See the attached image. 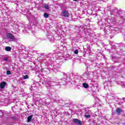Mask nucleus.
Wrapping results in <instances>:
<instances>
[{
  "instance_id": "obj_1",
  "label": "nucleus",
  "mask_w": 125,
  "mask_h": 125,
  "mask_svg": "<svg viewBox=\"0 0 125 125\" xmlns=\"http://www.w3.org/2000/svg\"><path fill=\"white\" fill-rule=\"evenodd\" d=\"M60 81H62V79L56 78L53 79V81H50L47 79H45L43 83H44L43 84L44 85H45L48 89H50L51 88H53V86L55 85H60V83H61Z\"/></svg>"
},
{
  "instance_id": "obj_2",
  "label": "nucleus",
  "mask_w": 125,
  "mask_h": 125,
  "mask_svg": "<svg viewBox=\"0 0 125 125\" xmlns=\"http://www.w3.org/2000/svg\"><path fill=\"white\" fill-rule=\"evenodd\" d=\"M73 123H75V124H76L78 125H83V122H82V121H81L78 119H73Z\"/></svg>"
},
{
  "instance_id": "obj_3",
  "label": "nucleus",
  "mask_w": 125,
  "mask_h": 125,
  "mask_svg": "<svg viewBox=\"0 0 125 125\" xmlns=\"http://www.w3.org/2000/svg\"><path fill=\"white\" fill-rule=\"evenodd\" d=\"M7 37H8V39H10L11 40H15V37H14V36H13V35L11 33H7Z\"/></svg>"
},
{
  "instance_id": "obj_4",
  "label": "nucleus",
  "mask_w": 125,
  "mask_h": 125,
  "mask_svg": "<svg viewBox=\"0 0 125 125\" xmlns=\"http://www.w3.org/2000/svg\"><path fill=\"white\" fill-rule=\"evenodd\" d=\"M47 36L48 39L50 41H51L52 42H53L54 41V37L53 36V34H50L49 35H47Z\"/></svg>"
},
{
  "instance_id": "obj_5",
  "label": "nucleus",
  "mask_w": 125,
  "mask_h": 125,
  "mask_svg": "<svg viewBox=\"0 0 125 125\" xmlns=\"http://www.w3.org/2000/svg\"><path fill=\"white\" fill-rule=\"evenodd\" d=\"M62 16H64V17H69V15H70L69 12L66 10L62 11Z\"/></svg>"
},
{
  "instance_id": "obj_6",
  "label": "nucleus",
  "mask_w": 125,
  "mask_h": 125,
  "mask_svg": "<svg viewBox=\"0 0 125 125\" xmlns=\"http://www.w3.org/2000/svg\"><path fill=\"white\" fill-rule=\"evenodd\" d=\"M6 84H7L6 83V82H5L4 81L1 82L0 83V88L3 89V88H4V87H5V85H6Z\"/></svg>"
},
{
  "instance_id": "obj_7",
  "label": "nucleus",
  "mask_w": 125,
  "mask_h": 125,
  "mask_svg": "<svg viewBox=\"0 0 125 125\" xmlns=\"http://www.w3.org/2000/svg\"><path fill=\"white\" fill-rule=\"evenodd\" d=\"M116 113L117 114H118V115H120V114H122L123 113V109L118 108L116 109Z\"/></svg>"
},
{
  "instance_id": "obj_8",
  "label": "nucleus",
  "mask_w": 125,
  "mask_h": 125,
  "mask_svg": "<svg viewBox=\"0 0 125 125\" xmlns=\"http://www.w3.org/2000/svg\"><path fill=\"white\" fill-rule=\"evenodd\" d=\"M33 118V115H30L27 117V123H30L32 121V118Z\"/></svg>"
},
{
  "instance_id": "obj_9",
  "label": "nucleus",
  "mask_w": 125,
  "mask_h": 125,
  "mask_svg": "<svg viewBox=\"0 0 125 125\" xmlns=\"http://www.w3.org/2000/svg\"><path fill=\"white\" fill-rule=\"evenodd\" d=\"M83 87H84V88H88L89 87V85H88L87 83H83Z\"/></svg>"
},
{
  "instance_id": "obj_10",
  "label": "nucleus",
  "mask_w": 125,
  "mask_h": 125,
  "mask_svg": "<svg viewBox=\"0 0 125 125\" xmlns=\"http://www.w3.org/2000/svg\"><path fill=\"white\" fill-rule=\"evenodd\" d=\"M104 86H110V85H111V83H110V81H108V82L106 83H104Z\"/></svg>"
},
{
  "instance_id": "obj_11",
  "label": "nucleus",
  "mask_w": 125,
  "mask_h": 125,
  "mask_svg": "<svg viewBox=\"0 0 125 125\" xmlns=\"http://www.w3.org/2000/svg\"><path fill=\"white\" fill-rule=\"evenodd\" d=\"M6 51H10L11 50V48L9 46H7L5 48Z\"/></svg>"
},
{
  "instance_id": "obj_12",
  "label": "nucleus",
  "mask_w": 125,
  "mask_h": 125,
  "mask_svg": "<svg viewBox=\"0 0 125 125\" xmlns=\"http://www.w3.org/2000/svg\"><path fill=\"white\" fill-rule=\"evenodd\" d=\"M54 100L55 101V102H59V97H55L54 98H53Z\"/></svg>"
},
{
  "instance_id": "obj_13",
  "label": "nucleus",
  "mask_w": 125,
  "mask_h": 125,
  "mask_svg": "<svg viewBox=\"0 0 125 125\" xmlns=\"http://www.w3.org/2000/svg\"><path fill=\"white\" fill-rule=\"evenodd\" d=\"M118 8H114V10H113V12L114 13H118Z\"/></svg>"
},
{
  "instance_id": "obj_14",
  "label": "nucleus",
  "mask_w": 125,
  "mask_h": 125,
  "mask_svg": "<svg viewBox=\"0 0 125 125\" xmlns=\"http://www.w3.org/2000/svg\"><path fill=\"white\" fill-rule=\"evenodd\" d=\"M44 8L47 10L49 9V6L46 4L44 5Z\"/></svg>"
},
{
  "instance_id": "obj_15",
  "label": "nucleus",
  "mask_w": 125,
  "mask_h": 125,
  "mask_svg": "<svg viewBox=\"0 0 125 125\" xmlns=\"http://www.w3.org/2000/svg\"><path fill=\"white\" fill-rule=\"evenodd\" d=\"M84 117H85V118H86L87 119H89V118H90V115L85 114Z\"/></svg>"
},
{
  "instance_id": "obj_16",
  "label": "nucleus",
  "mask_w": 125,
  "mask_h": 125,
  "mask_svg": "<svg viewBox=\"0 0 125 125\" xmlns=\"http://www.w3.org/2000/svg\"><path fill=\"white\" fill-rule=\"evenodd\" d=\"M44 17L45 18H48V14L46 13H44Z\"/></svg>"
},
{
  "instance_id": "obj_17",
  "label": "nucleus",
  "mask_w": 125,
  "mask_h": 125,
  "mask_svg": "<svg viewBox=\"0 0 125 125\" xmlns=\"http://www.w3.org/2000/svg\"><path fill=\"white\" fill-rule=\"evenodd\" d=\"M121 86H122V87L125 88V82H122L121 83Z\"/></svg>"
},
{
  "instance_id": "obj_18",
  "label": "nucleus",
  "mask_w": 125,
  "mask_h": 125,
  "mask_svg": "<svg viewBox=\"0 0 125 125\" xmlns=\"http://www.w3.org/2000/svg\"><path fill=\"white\" fill-rule=\"evenodd\" d=\"M3 61H5V62H7L8 61V58L5 57L3 59Z\"/></svg>"
},
{
  "instance_id": "obj_19",
  "label": "nucleus",
  "mask_w": 125,
  "mask_h": 125,
  "mask_svg": "<svg viewBox=\"0 0 125 125\" xmlns=\"http://www.w3.org/2000/svg\"><path fill=\"white\" fill-rule=\"evenodd\" d=\"M0 116L1 117V116H3V111L0 110Z\"/></svg>"
},
{
  "instance_id": "obj_20",
  "label": "nucleus",
  "mask_w": 125,
  "mask_h": 125,
  "mask_svg": "<svg viewBox=\"0 0 125 125\" xmlns=\"http://www.w3.org/2000/svg\"><path fill=\"white\" fill-rule=\"evenodd\" d=\"M6 75H11V72L9 70L6 71Z\"/></svg>"
},
{
  "instance_id": "obj_21",
  "label": "nucleus",
  "mask_w": 125,
  "mask_h": 125,
  "mask_svg": "<svg viewBox=\"0 0 125 125\" xmlns=\"http://www.w3.org/2000/svg\"><path fill=\"white\" fill-rule=\"evenodd\" d=\"M78 53H79V50L78 49H76L74 51V54H78Z\"/></svg>"
},
{
  "instance_id": "obj_22",
  "label": "nucleus",
  "mask_w": 125,
  "mask_h": 125,
  "mask_svg": "<svg viewBox=\"0 0 125 125\" xmlns=\"http://www.w3.org/2000/svg\"><path fill=\"white\" fill-rule=\"evenodd\" d=\"M26 79H29V76L25 75V76H23V79L26 80Z\"/></svg>"
},
{
  "instance_id": "obj_23",
  "label": "nucleus",
  "mask_w": 125,
  "mask_h": 125,
  "mask_svg": "<svg viewBox=\"0 0 125 125\" xmlns=\"http://www.w3.org/2000/svg\"><path fill=\"white\" fill-rule=\"evenodd\" d=\"M4 3V0H0V4H3Z\"/></svg>"
},
{
  "instance_id": "obj_24",
  "label": "nucleus",
  "mask_w": 125,
  "mask_h": 125,
  "mask_svg": "<svg viewBox=\"0 0 125 125\" xmlns=\"http://www.w3.org/2000/svg\"><path fill=\"white\" fill-rule=\"evenodd\" d=\"M39 103H40V104H43V103H44L42 102V99L39 100Z\"/></svg>"
},
{
  "instance_id": "obj_25",
  "label": "nucleus",
  "mask_w": 125,
  "mask_h": 125,
  "mask_svg": "<svg viewBox=\"0 0 125 125\" xmlns=\"http://www.w3.org/2000/svg\"><path fill=\"white\" fill-rule=\"evenodd\" d=\"M91 111L88 110V111H86V114H91Z\"/></svg>"
},
{
  "instance_id": "obj_26",
  "label": "nucleus",
  "mask_w": 125,
  "mask_h": 125,
  "mask_svg": "<svg viewBox=\"0 0 125 125\" xmlns=\"http://www.w3.org/2000/svg\"><path fill=\"white\" fill-rule=\"evenodd\" d=\"M57 69H60V68L58 67L57 68H54V71L56 72H58V70H57Z\"/></svg>"
},
{
  "instance_id": "obj_27",
  "label": "nucleus",
  "mask_w": 125,
  "mask_h": 125,
  "mask_svg": "<svg viewBox=\"0 0 125 125\" xmlns=\"http://www.w3.org/2000/svg\"><path fill=\"white\" fill-rule=\"evenodd\" d=\"M74 1H77V0H73Z\"/></svg>"
},
{
  "instance_id": "obj_28",
  "label": "nucleus",
  "mask_w": 125,
  "mask_h": 125,
  "mask_svg": "<svg viewBox=\"0 0 125 125\" xmlns=\"http://www.w3.org/2000/svg\"><path fill=\"white\" fill-rule=\"evenodd\" d=\"M125 98H123V100H125Z\"/></svg>"
},
{
  "instance_id": "obj_29",
  "label": "nucleus",
  "mask_w": 125,
  "mask_h": 125,
  "mask_svg": "<svg viewBox=\"0 0 125 125\" xmlns=\"http://www.w3.org/2000/svg\"><path fill=\"white\" fill-rule=\"evenodd\" d=\"M5 6L6 7V5H5Z\"/></svg>"
},
{
  "instance_id": "obj_30",
  "label": "nucleus",
  "mask_w": 125,
  "mask_h": 125,
  "mask_svg": "<svg viewBox=\"0 0 125 125\" xmlns=\"http://www.w3.org/2000/svg\"><path fill=\"white\" fill-rule=\"evenodd\" d=\"M63 80H65V78H64Z\"/></svg>"
},
{
  "instance_id": "obj_31",
  "label": "nucleus",
  "mask_w": 125,
  "mask_h": 125,
  "mask_svg": "<svg viewBox=\"0 0 125 125\" xmlns=\"http://www.w3.org/2000/svg\"><path fill=\"white\" fill-rule=\"evenodd\" d=\"M12 108H13V107H12Z\"/></svg>"
},
{
  "instance_id": "obj_32",
  "label": "nucleus",
  "mask_w": 125,
  "mask_h": 125,
  "mask_svg": "<svg viewBox=\"0 0 125 125\" xmlns=\"http://www.w3.org/2000/svg\"><path fill=\"white\" fill-rule=\"evenodd\" d=\"M0 125H1L0 124Z\"/></svg>"
}]
</instances>
